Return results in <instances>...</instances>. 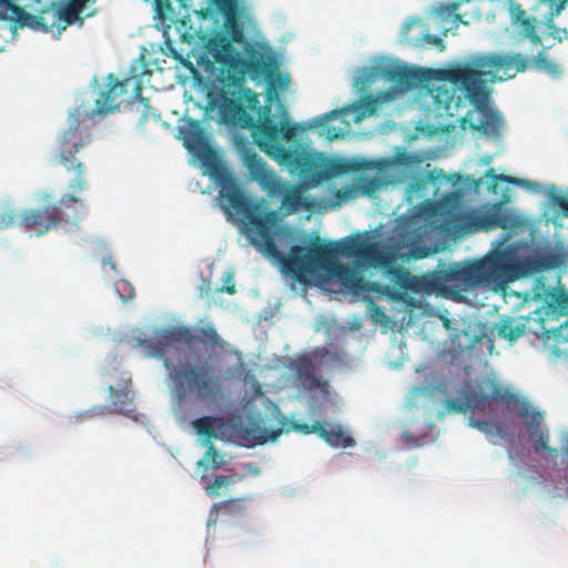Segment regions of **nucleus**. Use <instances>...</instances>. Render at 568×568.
Listing matches in <instances>:
<instances>
[{"instance_id":"nucleus-1","label":"nucleus","mask_w":568,"mask_h":568,"mask_svg":"<svg viewBox=\"0 0 568 568\" xmlns=\"http://www.w3.org/2000/svg\"><path fill=\"white\" fill-rule=\"evenodd\" d=\"M133 82V94L129 102L132 112L136 113L138 124H144L150 115V100L142 95V84L138 79L126 78L118 81L112 74L108 77V90L102 91L95 100V109L84 105L77 106L70 113V125L63 131L60 140L59 162L73 178L68 182L69 194L60 200H54L51 194H43L38 206V236L47 233L61 224L77 225L82 219L83 206L80 194L90 187L87 170L75 154L87 148L91 141L90 129L87 121H92L95 115H102L115 111L121 103V98L128 93V87Z\"/></svg>"},{"instance_id":"nucleus-2","label":"nucleus","mask_w":568,"mask_h":568,"mask_svg":"<svg viewBox=\"0 0 568 568\" xmlns=\"http://www.w3.org/2000/svg\"><path fill=\"white\" fill-rule=\"evenodd\" d=\"M529 58L521 53L486 54L466 63L432 71L440 84L432 89L435 109L440 118H454L469 103L474 106L460 118V126L486 135H498L501 129L499 114L487 108V77L504 80L525 72Z\"/></svg>"},{"instance_id":"nucleus-3","label":"nucleus","mask_w":568,"mask_h":568,"mask_svg":"<svg viewBox=\"0 0 568 568\" xmlns=\"http://www.w3.org/2000/svg\"><path fill=\"white\" fill-rule=\"evenodd\" d=\"M232 93L231 98H224V111L232 114L243 128L252 129L254 143L262 152L285 165L292 174H297L306 186H316L322 181L343 172L339 165H331L318 154L307 151L297 143L286 148L282 141L291 142L297 133V125L290 123L285 108L280 104L282 121L276 123L271 115V98L268 103L261 108L260 97L256 92L242 85Z\"/></svg>"},{"instance_id":"nucleus-4","label":"nucleus","mask_w":568,"mask_h":568,"mask_svg":"<svg viewBox=\"0 0 568 568\" xmlns=\"http://www.w3.org/2000/svg\"><path fill=\"white\" fill-rule=\"evenodd\" d=\"M139 346L143 347L151 357L163 361L169 371V378L172 382L173 390L180 402L190 397L204 403L206 406H217L225 399L222 379L216 367L210 363L195 358L174 363L168 357V351L179 343L191 346L201 343L213 353L225 351L227 343L219 335L213 325H205L196 328L187 326H172L161 329L156 339L139 338Z\"/></svg>"},{"instance_id":"nucleus-5","label":"nucleus","mask_w":568,"mask_h":568,"mask_svg":"<svg viewBox=\"0 0 568 568\" xmlns=\"http://www.w3.org/2000/svg\"><path fill=\"white\" fill-rule=\"evenodd\" d=\"M383 245L368 239L344 237L325 242L316 236L308 246L292 245L288 253L278 260L283 270L298 283L307 284L312 278L325 273L337 278L347 290L358 292L364 288V277L356 268L338 262V256L355 257L368 267L381 268L389 260L382 255Z\"/></svg>"},{"instance_id":"nucleus-6","label":"nucleus","mask_w":568,"mask_h":568,"mask_svg":"<svg viewBox=\"0 0 568 568\" xmlns=\"http://www.w3.org/2000/svg\"><path fill=\"white\" fill-rule=\"evenodd\" d=\"M505 405L507 409L523 419L525 429L536 453H544L546 459H556L559 452L548 445V429L544 424L545 413L534 408L524 396L510 392L507 387L493 383L489 392L471 390L465 398L448 399V410L459 414L470 413L468 424L481 433L504 436L503 426L498 420L497 405Z\"/></svg>"},{"instance_id":"nucleus-7","label":"nucleus","mask_w":568,"mask_h":568,"mask_svg":"<svg viewBox=\"0 0 568 568\" xmlns=\"http://www.w3.org/2000/svg\"><path fill=\"white\" fill-rule=\"evenodd\" d=\"M525 273L515 251L498 244L484 257L469 262L464 266L454 265L440 272L436 280L444 286L459 291L489 287L495 292L505 291L509 283Z\"/></svg>"},{"instance_id":"nucleus-8","label":"nucleus","mask_w":568,"mask_h":568,"mask_svg":"<svg viewBox=\"0 0 568 568\" xmlns=\"http://www.w3.org/2000/svg\"><path fill=\"white\" fill-rule=\"evenodd\" d=\"M220 199L226 201L229 214L234 213L240 217L244 225V234L252 245L263 254L280 260L283 253L274 241L280 221L278 212L251 200L233 182L222 186Z\"/></svg>"},{"instance_id":"nucleus-9","label":"nucleus","mask_w":568,"mask_h":568,"mask_svg":"<svg viewBox=\"0 0 568 568\" xmlns=\"http://www.w3.org/2000/svg\"><path fill=\"white\" fill-rule=\"evenodd\" d=\"M217 80L223 87L243 85L246 78L274 83L278 68L273 49L264 42L245 41L243 51L235 50L220 62Z\"/></svg>"},{"instance_id":"nucleus-10","label":"nucleus","mask_w":568,"mask_h":568,"mask_svg":"<svg viewBox=\"0 0 568 568\" xmlns=\"http://www.w3.org/2000/svg\"><path fill=\"white\" fill-rule=\"evenodd\" d=\"M192 427L197 435L204 437V445L212 444V439L219 438L216 430H221L236 444L245 447H254L268 442H276L283 434V428H268L266 426L246 427L241 418L223 419L216 416H203L192 420Z\"/></svg>"},{"instance_id":"nucleus-11","label":"nucleus","mask_w":568,"mask_h":568,"mask_svg":"<svg viewBox=\"0 0 568 568\" xmlns=\"http://www.w3.org/2000/svg\"><path fill=\"white\" fill-rule=\"evenodd\" d=\"M245 164L251 179L256 181L271 199L282 197L281 207L285 215L310 207L301 185L282 180L261 156L248 153L245 156Z\"/></svg>"},{"instance_id":"nucleus-12","label":"nucleus","mask_w":568,"mask_h":568,"mask_svg":"<svg viewBox=\"0 0 568 568\" xmlns=\"http://www.w3.org/2000/svg\"><path fill=\"white\" fill-rule=\"evenodd\" d=\"M458 225L466 233L500 227L517 234L526 229L527 222L516 212L505 209L499 202L483 212L467 211L463 213L458 217Z\"/></svg>"},{"instance_id":"nucleus-13","label":"nucleus","mask_w":568,"mask_h":568,"mask_svg":"<svg viewBox=\"0 0 568 568\" xmlns=\"http://www.w3.org/2000/svg\"><path fill=\"white\" fill-rule=\"evenodd\" d=\"M239 0H223L215 7L223 16L222 31L211 36L207 42V51L215 63L231 54L236 49L234 43H245L243 26L237 17Z\"/></svg>"},{"instance_id":"nucleus-14","label":"nucleus","mask_w":568,"mask_h":568,"mask_svg":"<svg viewBox=\"0 0 568 568\" xmlns=\"http://www.w3.org/2000/svg\"><path fill=\"white\" fill-rule=\"evenodd\" d=\"M271 419L275 420V426H271V428L281 427L283 428V433L296 432L304 435L314 433L332 447L347 448L355 445V439L344 433L341 425L327 427L325 423H321L318 420L314 422L312 425L300 423L294 419H288L284 414L281 413L277 406L272 408Z\"/></svg>"},{"instance_id":"nucleus-15","label":"nucleus","mask_w":568,"mask_h":568,"mask_svg":"<svg viewBox=\"0 0 568 568\" xmlns=\"http://www.w3.org/2000/svg\"><path fill=\"white\" fill-rule=\"evenodd\" d=\"M568 321H550L549 318L534 317L530 321L529 333L542 341L545 348L554 355L568 352V334L566 332Z\"/></svg>"},{"instance_id":"nucleus-16","label":"nucleus","mask_w":568,"mask_h":568,"mask_svg":"<svg viewBox=\"0 0 568 568\" xmlns=\"http://www.w3.org/2000/svg\"><path fill=\"white\" fill-rule=\"evenodd\" d=\"M382 255L386 256L389 262L381 265V268L392 277L394 284L415 294H429L432 292V283L427 278L413 275L409 271L396 264L397 252L394 247L383 245Z\"/></svg>"},{"instance_id":"nucleus-17","label":"nucleus","mask_w":568,"mask_h":568,"mask_svg":"<svg viewBox=\"0 0 568 568\" xmlns=\"http://www.w3.org/2000/svg\"><path fill=\"white\" fill-rule=\"evenodd\" d=\"M433 70H428L427 72H422L418 70L408 69L406 67L394 65L387 67L383 74L392 82H394L400 90H409L417 85V83L423 81H435L436 83H428L427 91L433 101V108H435V101L433 98L432 89L438 87L440 82L433 78ZM434 112L437 116H440L436 109Z\"/></svg>"},{"instance_id":"nucleus-18","label":"nucleus","mask_w":568,"mask_h":568,"mask_svg":"<svg viewBox=\"0 0 568 568\" xmlns=\"http://www.w3.org/2000/svg\"><path fill=\"white\" fill-rule=\"evenodd\" d=\"M0 7L3 8V12H0L1 19L10 23L7 26H0V30L7 31L8 34L12 36L14 30L19 27H30L36 28V16L28 13L22 7L16 4L12 0H0ZM7 40L3 38L0 40V51L4 48V42Z\"/></svg>"},{"instance_id":"nucleus-19","label":"nucleus","mask_w":568,"mask_h":568,"mask_svg":"<svg viewBox=\"0 0 568 568\" xmlns=\"http://www.w3.org/2000/svg\"><path fill=\"white\" fill-rule=\"evenodd\" d=\"M114 379L115 382L109 386L113 410L118 413L132 412L134 394L131 390V376L129 373H118Z\"/></svg>"},{"instance_id":"nucleus-20","label":"nucleus","mask_w":568,"mask_h":568,"mask_svg":"<svg viewBox=\"0 0 568 568\" xmlns=\"http://www.w3.org/2000/svg\"><path fill=\"white\" fill-rule=\"evenodd\" d=\"M295 376L303 387L320 389L325 398L328 396V383L316 376V368L311 359H303L298 363Z\"/></svg>"},{"instance_id":"nucleus-21","label":"nucleus","mask_w":568,"mask_h":568,"mask_svg":"<svg viewBox=\"0 0 568 568\" xmlns=\"http://www.w3.org/2000/svg\"><path fill=\"white\" fill-rule=\"evenodd\" d=\"M546 302L547 306L545 310L536 312L534 317L561 322L560 317L568 315V294L565 291L551 292L547 296Z\"/></svg>"},{"instance_id":"nucleus-22","label":"nucleus","mask_w":568,"mask_h":568,"mask_svg":"<svg viewBox=\"0 0 568 568\" xmlns=\"http://www.w3.org/2000/svg\"><path fill=\"white\" fill-rule=\"evenodd\" d=\"M532 318L534 316L527 317L525 322H521L520 320L509 316L501 317L495 327L497 335L508 341L510 344H514L519 337L529 333L530 321Z\"/></svg>"},{"instance_id":"nucleus-23","label":"nucleus","mask_w":568,"mask_h":568,"mask_svg":"<svg viewBox=\"0 0 568 568\" xmlns=\"http://www.w3.org/2000/svg\"><path fill=\"white\" fill-rule=\"evenodd\" d=\"M420 165L422 159L419 155L398 151L392 159L385 160L379 168L400 170L406 175L410 176L418 172Z\"/></svg>"},{"instance_id":"nucleus-24","label":"nucleus","mask_w":568,"mask_h":568,"mask_svg":"<svg viewBox=\"0 0 568 568\" xmlns=\"http://www.w3.org/2000/svg\"><path fill=\"white\" fill-rule=\"evenodd\" d=\"M64 22L60 19V9L57 2H52L49 8H41L38 12V29L50 32L65 29Z\"/></svg>"},{"instance_id":"nucleus-25","label":"nucleus","mask_w":568,"mask_h":568,"mask_svg":"<svg viewBox=\"0 0 568 568\" xmlns=\"http://www.w3.org/2000/svg\"><path fill=\"white\" fill-rule=\"evenodd\" d=\"M89 1L90 0H67L65 2H57L60 9V19H62L64 26L68 27L77 20L82 22L80 16Z\"/></svg>"},{"instance_id":"nucleus-26","label":"nucleus","mask_w":568,"mask_h":568,"mask_svg":"<svg viewBox=\"0 0 568 568\" xmlns=\"http://www.w3.org/2000/svg\"><path fill=\"white\" fill-rule=\"evenodd\" d=\"M245 509V498H230L222 501L220 505H214L210 511L207 527L215 525L219 516V511L222 510L225 514H241Z\"/></svg>"},{"instance_id":"nucleus-27","label":"nucleus","mask_w":568,"mask_h":568,"mask_svg":"<svg viewBox=\"0 0 568 568\" xmlns=\"http://www.w3.org/2000/svg\"><path fill=\"white\" fill-rule=\"evenodd\" d=\"M206 452L204 457L197 462V466L200 467H212L213 469H220L224 466L225 459L222 454L217 452V449L214 447L213 443L207 444Z\"/></svg>"},{"instance_id":"nucleus-28","label":"nucleus","mask_w":568,"mask_h":568,"mask_svg":"<svg viewBox=\"0 0 568 568\" xmlns=\"http://www.w3.org/2000/svg\"><path fill=\"white\" fill-rule=\"evenodd\" d=\"M237 478H239V475H236V474L229 475V476L217 475V476H215L213 483L205 487V490L210 497L214 498L220 495V489L222 487H225L230 484L235 483Z\"/></svg>"},{"instance_id":"nucleus-29","label":"nucleus","mask_w":568,"mask_h":568,"mask_svg":"<svg viewBox=\"0 0 568 568\" xmlns=\"http://www.w3.org/2000/svg\"><path fill=\"white\" fill-rule=\"evenodd\" d=\"M529 60V68L531 67L538 71H545L547 73L556 72V65L548 59L544 51L539 52L536 57Z\"/></svg>"},{"instance_id":"nucleus-30","label":"nucleus","mask_w":568,"mask_h":568,"mask_svg":"<svg viewBox=\"0 0 568 568\" xmlns=\"http://www.w3.org/2000/svg\"><path fill=\"white\" fill-rule=\"evenodd\" d=\"M162 51L165 55L172 58L173 60H175L182 64L190 63L184 58L183 53L175 48L174 42L171 39H166L164 41V47H163Z\"/></svg>"},{"instance_id":"nucleus-31","label":"nucleus","mask_w":568,"mask_h":568,"mask_svg":"<svg viewBox=\"0 0 568 568\" xmlns=\"http://www.w3.org/2000/svg\"><path fill=\"white\" fill-rule=\"evenodd\" d=\"M339 114H342L341 110H333L328 113H325L321 116L315 118L312 121L311 126L312 128H317V126L326 128L327 122L331 121L333 118H336Z\"/></svg>"},{"instance_id":"nucleus-32","label":"nucleus","mask_w":568,"mask_h":568,"mask_svg":"<svg viewBox=\"0 0 568 568\" xmlns=\"http://www.w3.org/2000/svg\"><path fill=\"white\" fill-rule=\"evenodd\" d=\"M358 109H361V114L357 115L358 119L364 115H372L376 112V100L367 98L362 101Z\"/></svg>"},{"instance_id":"nucleus-33","label":"nucleus","mask_w":568,"mask_h":568,"mask_svg":"<svg viewBox=\"0 0 568 568\" xmlns=\"http://www.w3.org/2000/svg\"><path fill=\"white\" fill-rule=\"evenodd\" d=\"M214 6L222 2L223 0H211ZM155 9L159 14H164L172 11L171 0H154Z\"/></svg>"},{"instance_id":"nucleus-34","label":"nucleus","mask_w":568,"mask_h":568,"mask_svg":"<svg viewBox=\"0 0 568 568\" xmlns=\"http://www.w3.org/2000/svg\"><path fill=\"white\" fill-rule=\"evenodd\" d=\"M17 215L10 211H0V230L11 226L16 223Z\"/></svg>"},{"instance_id":"nucleus-35","label":"nucleus","mask_w":568,"mask_h":568,"mask_svg":"<svg viewBox=\"0 0 568 568\" xmlns=\"http://www.w3.org/2000/svg\"><path fill=\"white\" fill-rule=\"evenodd\" d=\"M354 191L352 189L337 190L335 192L336 203L332 207L337 206L341 202L352 199Z\"/></svg>"},{"instance_id":"nucleus-36","label":"nucleus","mask_w":568,"mask_h":568,"mask_svg":"<svg viewBox=\"0 0 568 568\" xmlns=\"http://www.w3.org/2000/svg\"><path fill=\"white\" fill-rule=\"evenodd\" d=\"M552 202L560 207L565 215L568 216V197L555 195L552 196Z\"/></svg>"},{"instance_id":"nucleus-37","label":"nucleus","mask_w":568,"mask_h":568,"mask_svg":"<svg viewBox=\"0 0 568 568\" xmlns=\"http://www.w3.org/2000/svg\"><path fill=\"white\" fill-rule=\"evenodd\" d=\"M560 454L562 456V462L568 465V433L562 435Z\"/></svg>"},{"instance_id":"nucleus-38","label":"nucleus","mask_w":568,"mask_h":568,"mask_svg":"<svg viewBox=\"0 0 568 568\" xmlns=\"http://www.w3.org/2000/svg\"><path fill=\"white\" fill-rule=\"evenodd\" d=\"M325 134H326V136L329 140H335V139L344 136L343 130L342 129H335L334 126H327L326 131H325Z\"/></svg>"},{"instance_id":"nucleus-39","label":"nucleus","mask_w":568,"mask_h":568,"mask_svg":"<svg viewBox=\"0 0 568 568\" xmlns=\"http://www.w3.org/2000/svg\"><path fill=\"white\" fill-rule=\"evenodd\" d=\"M425 183L426 181L422 178L414 179L408 186V192L412 193L422 190L425 186Z\"/></svg>"},{"instance_id":"nucleus-40","label":"nucleus","mask_w":568,"mask_h":568,"mask_svg":"<svg viewBox=\"0 0 568 568\" xmlns=\"http://www.w3.org/2000/svg\"><path fill=\"white\" fill-rule=\"evenodd\" d=\"M377 186V182L375 179H366L363 182L362 189L365 193L373 192Z\"/></svg>"},{"instance_id":"nucleus-41","label":"nucleus","mask_w":568,"mask_h":568,"mask_svg":"<svg viewBox=\"0 0 568 568\" xmlns=\"http://www.w3.org/2000/svg\"><path fill=\"white\" fill-rule=\"evenodd\" d=\"M425 40H426V42L435 44V45L439 47L440 49L444 48L443 40L439 37H437V36H429V34H427L425 37Z\"/></svg>"},{"instance_id":"nucleus-42","label":"nucleus","mask_w":568,"mask_h":568,"mask_svg":"<svg viewBox=\"0 0 568 568\" xmlns=\"http://www.w3.org/2000/svg\"><path fill=\"white\" fill-rule=\"evenodd\" d=\"M195 143H201V136L199 134L194 135L192 142L186 141L185 145L189 150H195Z\"/></svg>"},{"instance_id":"nucleus-43","label":"nucleus","mask_w":568,"mask_h":568,"mask_svg":"<svg viewBox=\"0 0 568 568\" xmlns=\"http://www.w3.org/2000/svg\"><path fill=\"white\" fill-rule=\"evenodd\" d=\"M221 291H225L226 293H229V294H231V295H232V294H234V293H235V286H234V284H232V285H227V286H225V287L223 286V287L221 288Z\"/></svg>"},{"instance_id":"nucleus-44","label":"nucleus","mask_w":568,"mask_h":568,"mask_svg":"<svg viewBox=\"0 0 568 568\" xmlns=\"http://www.w3.org/2000/svg\"><path fill=\"white\" fill-rule=\"evenodd\" d=\"M277 82H278L280 85L286 87L288 84V78H286V77H278L277 78Z\"/></svg>"},{"instance_id":"nucleus-45","label":"nucleus","mask_w":568,"mask_h":568,"mask_svg":"<svg viewBox=\"0 0 568 568\" xmlns=\"http://www.w3.org/2000/svg\"><path fill=\"white\" fill-rule=\"evenodd\" d=\"M458 8V3L457 2H454V3H450L448 7H447V10H448V13H454Z\"/></svg>"},{"instance_id":"nucleus-46","label":"nucleus","mask_w":568,"mask_h":568,"mask_svg":"<svg viewBox=\"0 0 568 568\" xmlns=\"http://www.w3.org/2000/svg\"><path fill=\"white\" fill-rule=\"evenodd\" d=\"M454 18H455V22L462 21V16L458 13H455Z\"/></svg>"},{"instance_id":"nucleus-47","label":"nucleus","mask_w":568,"mask_h":568,"mask_svg":"<svg viewBox=\"0 0 568 568\" xmlns=\"http://www.w3.org/2000/svg\"><path fill=\"white\" fill-rule=\"evenodd\" d=\"M201 16H202V18H206L207 17L206 11L202 10Z\"/></svg>"},{"instance_id":"nucleus-48","label":"nucleus","mask_w":568,"mask_h":568,"mask_svg":"<svg viewBox=\"0 0 568 568\" xmlns=\"http://www.w3.org/2000/svg\"><path fill=\"white\" fill-rule=\"evenodd\" d=\"M182 6H185L186 0H178Z\"/></svg>"}]
</instances>
